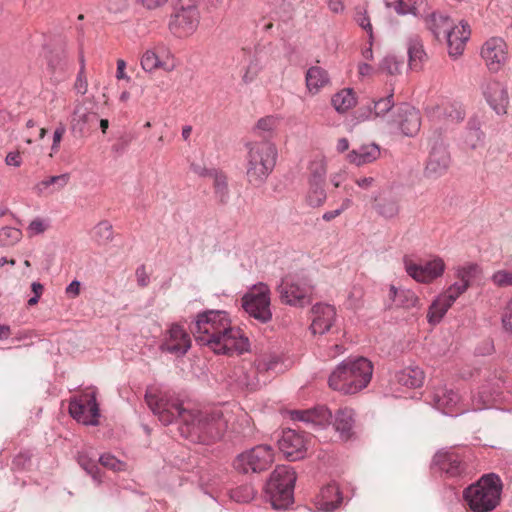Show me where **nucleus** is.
Wrapping results in <instances>:
<instances>
[{"mask_svg": "<svg viewBox=\"0 0 512 512\" xmlns=\"http://www.w3.org/2000/svg\"><path fill=\"white\" fill-rule=\"evenodd\" d=\"M480 56L492 73L501 71L509 60L507 43L501 37H491L481 46Z\"/></svg>", "mask_w": 512, "mask_h": 512, "instance_id": "4468645a", "label": "nucleus"}, {"mask_svg": "<svg viewBox=\"0 0 512 512\" xmlns=\"http://www.w3.org/2000/svg\"><path fill=\"white\" fill-rule=\"evenodd\" d=\"M32 454L29 451L19 452L13 459L12 465L14 469L25 470L31 466Z\"/></svg>", "mask_w": 512, "mask_h": 512, "instance_id": "3c124183", "label": "nucleus"}, {"mask_svg": "<svg viewBox=\"0 0 512 512\" xmlns=\"http://www.w3.org/2000/svg\"><path fill=\"white\" fill-rule=\"evenodd\" d=\"M277 160V149L269 141L253 142L248 145L246 176L248 182L260 186L273 171Z\"/></svg>", "mask_w": 512, "mask_h": 512, "instance_id": "39448f33", "label": "nucleus"}, {"mask_svg": "<svg viewBox=\"0 0 512 512\" xmlns=\"http://www.w3.org/2000/svg\"><path fill=\"white\" fill-rule=\"evenodd\" d=\"M199 332L197 340L209 346L215 353L228 356L241 355L250 350V342L239 328H224L209 331L207 325L212 322H195Z\"/></svg>", "mask_w": 512, "mask_h": 512, "instance_id": "7ed1b4c3", "label": "nucleus"}, {"mask_svg": "<svg viewBox=\"0 0 512 512\" xmlns=\"http://www.w3.org/2000/svg\"><path fill=\"white\" fill-rule=\"evenodd\" d=\"M241 306L250 317L256 320H270L272 312L269 286L260 282L250 287L242 296Z\"/></svg>", "mask_w": 512, "mask_h": 512, "instance_id": "6e6552de", "label": "nucleus"}, {"mask_svg": "<svg viewBox=\"0 0 512 512\" xmlns=\"http://www.w3.org/2000/svg\"><path fill=\"white\" fill-rule=\"evenodd\" d=\"M355 21L361 28H363L369 34V39L371 42L373 39V29L372 24L370 22V18L366 15V12L357 11L355 15Z\"/></svg>", "mask_w": 512, "mask_h": 512, "instance_id": "5fc2aeb1", "label": "nucleus"}, {"mask_svg": "<svg viewBox=\"0 0 512 512\" xmlns=\"http://www.w3.org/2000/svg\"><path fill=\"white\" fill-rule=\"evenodd\" d=\"M293 419L317 426L326 427L332 423V412L326 406H318L311 410L294 411Z\"/></svg>", "mask_w": 512, "mask_h": 512, "instance_id": "cd10ccee", "label": "nucleus"}, {"mask_svg": "<svg viewBox=\"0 0 512 512\" xmlns=\"http://www.w3.org/2000/svg\"><path fill=\"white\" fill-rule=\"evenodd\" d=\"M74 87L77 90V92L82 95L86 94L88 90V82L85 74V65L83 57H81V68L78 72Z\"/></svg>", "mask_w": 512, "mask_h": 512, "instance_id": "603ef678", "label": "nucleus"}, {"mask_svg": "<svg viewBox=\"0 0 512 512\" xmlns=\"http://www.w3.org/2000/svg\"><path fill=\"white\" fill-rule=\"evenodd\" d=\"M145 401L163 425L179 423L180 434L191 441L209 444L219 440L228 427V420L221 410H190L166 393L147 391Z\"/></svg>", "mask_w": 512, "mask_h": 512, "instance_id": "f257e3e1", "label": "nucleus"}, {"mask_svg": "<svg viewBox=\"0 0 512 512\" xmlns=\"http://www.w3.org/2000/svg\"><path fill=\"white\" fill-rule=\"evenodd\" d=\"M332 323L331 322H311L309 326V330L311 334H324L325 332H328L331 329Z\"/></svg>", "mask_w": 512, "mask_h": 512, "instance_id": "052dcab7", "label": "nucleus"}, {"mask_svg": "<svg viewBox=\"0 0 512 512\" xmlns=\"http://www.w3.org/2000/svg\"><path fill=\"white\" fill-rule=\"evenodd\" d=\"M191 346V339L185 329L178 323H173L161 345L163 351L183 356Z\"/></svg>", "mask_w": 512, "mask_h": 512, "instance_id": "aec40b11", "label": "nucleus"}, {"mask_svg": "<svg viewBox=\"0 0 512 512\" xmlns=\"http://www.w3.org/2000/svg\"><path fill=\"white\" fill-rule=\"evenodd\" d=\"M141 67L146 72H154L161 69L165 72H172L178 66L177 59L169 48L158 45L147 49L141 57Z\"/></svg>", "mask_w": 512, "mask_h": 512, "instance_id": "2eb2a0df", "label": "nucleus"}, {"mask_svg": "<svg viewBox=\"0 0 512 512\" xmlns=\"http://www.w3.org/2000/svg\"><path fill=\"white\" fill-rule=\"evenodd\" d=\"M401 63L396 60L394 56H385L380 63V70L390 75H395L400 72Z\"/></svg>", "mask_w": 512, "mask_h": 512, "instance_id": "8fccbe9b", "label": "nucleus"}, {"mask_svg": "<svg viewBox=\"0 0 512 512\" xmlns=\"http://www.w3.org/2000/svg\"><path fill=\"white\" fill-rule=\"evenodd\" d=\"M502 488V481L497 474H485L464 489L463 498L473 512H490L499 505Z\"/></svg>", "mask_w": 512, "mask_h": 512, "instance_id": "20e7f679", "label": "nucleus"}, {"mask_svg": "<svg viewBox=\"0 0 512 512\" xmlns=\"http://www.w3.org/2000/svg\"><path fill=\"white\" fill-rule=\"evenodd\" d=\"M333 107L340 113H345L356 105V96L352 89H343L332 97Z\"/></svg>", "mask_w": 512, "mask_h": 512, "instance_id": "f704fd0d", "label": "nucleus"}, {"mask_svg": "<svg viewBox=\"0 0 512 512\" xmlns=\"http://www.w3.org/2000/svg\"><path fill=\"white\" fill-rule=\"evenodd\" d=\"M66 132V128L63 124H60L56 127L54 133H53V143L51 146L52 152L56 153L59 150L60 142Z\"/></svg>", "mask_w": 512, "mask_h": 512, "instance_id": "bf43d9fd", "label": "nucleus"}, {"mask_svg": "<svg viewBox=\"0 0 512 512\" xmlns=\"http://www.w3.org/2000/svg\"><path fill=\"white\" fill-rule=\"evenodd\" d=\"M78 464L89 474L92 479L100 484L102 482V476L100 473V468L98 467V464L88 457L84 453H79L77 457Z\"/></svg>", "mask_w": 512, "mask_h": 512, "instance_id": "58836bf2", "label": "nucleus"}, {"mask_svg": "<svg viewBox=\"0 0 512 512\" xmlns=\"http://www.w3.org/2000/svg\"><path fill=\"white\" fill-rule=\"evenodd\" d=\"M255 491L250 485L237 487L232 491L231 497L237 502H248L254 498Z\"/></svg>", "mask_w": 512, "mask_h": 512, "instance_id": "de8ad7c7", "label": "nucleus"}, {"mask_svg": "<svg viewBox=\"0 0 512 512\" xmlns=\"http://www.w3.org/2000/svg\"><path fill=\"white\" fill-rule=\"evenodd\" d=\"M491 280L497 287L512 286V265L507 269H501L496 271Z\"/></svg>", "mask_w": 512, "mask_h": 512, "instance_id": "a18cd8bd", "label": "nucleus"}, {"mask_svg": "<svg viewBox=\"0 0 512 512\" xmlns=\"http://www.w3.org/2000/svg\"><path fill=\"white\" fill-rule=\"evenodd\" d=\"M380 148L376 144H365L347 154V160L356 166L376 161L380 157Z\"/></svg>", "mask_w": 512, "mask_h": 512, "instance_id": "7c9ffc66", "label": "nucleus"}, {"mask_svg": "<svg viewBox=\"0 0 512 512\" xmlns=\"http://www.w3.org/2000/svg\"><path fill=\"white\" fill-rule=\"evenodd\" d=\"M305 84L308 94L315 96L331 85V79L326 69L314 65L309 67L305 73Z\"/></svg>", "mask_w": 512, "mask_h": 512, "instance_id": "393cba45", "label": "nucleus"}, {"mask_svg": "<svg viewBox=\"0 0 512 512\" xmlns=\"http://www.w3.org/2000/svg\"><path fill=\"white\" fill-rule=\"evenodd\" d=\"M326 200V192L323 182H310L306 201L311 207H319Z\"/></svg>", "mask_w": 512, "mask_h": 512, "instance_id": "4c0bfd02", "label": "nucleus"}, {"mask_svg": "<svg viewBox=\"0 0 512 512\" xmlns=\"http://www.w3.org/2000/svg\"><path fill=\"white\" fill-rule=\"evenodd\" d=\"M393 96L389 95L388 97L379 99L374 103V112L376 116L384 115L393 107Z\"/></svg>", "mask_w": 512, "mask_h": 512, "instance_id": "864d4df0", "label": "nucleus"}, {"mask_svg": "<svg viewBox=\"0 0 512 512\" xmlns=\"http://www.w3.org/2000/svg\"><path fill=\"white\" fill-rule=\"evenodd\" d=\"M281 358L277 355H271L268 358H262L255 362L258 372L279 371L278 366Z\"/></svg>", "mask_w": 512, "mask_h": 512, "instance_id": "c03bdc74", "label": "nucleus"}, {"mask_svg": "<svg viewBox=\"0 0 512 512\" xmlns=\"http://www.w3.org/2000/svg\"><path fill=\"white\" fill-rule=\"evenodd\" d=\"M373 364L365 357L348 358L339 363L328 378L334 391L349 395L366 388L371 381Z\"/></svg>", "mask_w": 512, "mask_h": 512, "instance_id": "f03ea898", "label": "nucleus"}, {"mask_svg": "<svg viewBox=\"0 0 512 512\" xmlns=\"http://www.w3.org/2000/svg\"><path fill=\"white\" fill-rule=\"evenodd\" d=\"M313 320H332L336 316V309L327 303H317L311 309Z\"/></svg>", "mask_w": 512, "mask_h": 512, "instance_id": "a19ab883", "label": "nucleus"}, {"mask_svg": "<svg viewBox=\"0 0 512 512\" xmlns=\"http://www.w3.org/2000/svg\"><path fill=\"white\" fill-rule=\"evenodd\" d=\"M364 296V289L361 286H353L349 292L348 300L351 307H357Z\"/></svg>", "mask_w": 512, "mask_h": 512, "instance_id": "4d7b16f0", "label": "nucleus"}, {"mask_svg": "<svg viewBox=\"0 0 512 512\" xmlns=\"http://www.w3.org/2000/svg\"><path fill=\"white\" fill-rule=\"evenodd\" d=\"M456 281L448 288L450 292L457 294L459 297L464 294L471 285V281L476 278L481 269L475 263H466L454 268Z\"/></svg>", "mask_w": 512, "mask_h": 512, "instance_id": "412c9836", "label": "nucleus"}, {"mask_svg": "<svg viewBox=\"0 0 512 512\" xmlns=\"http://www.w3.org/2000/svg\"><path fill=\"white\" fill-rule=\"evenodd\" d=\"M453 21L446 14L441 12H432L425 17L426 28L433 34L437 40H442L449 31Z\"/></svg>", "mask_w": 512, "mask_h": 512, "instance_id": "2f4dec72", "label": "nucleus"}, {"mask_svg": "<svg viewBox=\"0 0 512 512\" xmlns=\"http://www.w3.org/2000/svg\"><path fill=\"white\" fill-rule=\"evenodd\" d=\"M310 182H325L327 164L323 156H316L308 166Z\"/></svg>", "mask_w": 512, "mask_h": 512, "instance_id": "e433bc0d", "label": "nucleus"}, {"mask_svg": "<svg viewBox=\"0 0 512 512\" xmlns=\"http://www.w3.org/2000/svg\"><path fill=\"white\" fill-rule=\"evenodd\" d=\"M460 402L459 394L446 385H439L432 392L433 406L446 415H458L464 409L458 408Z\"/></svg>", "mask_w": 512, "mask_h": 512, "instance_id": "6ab92c4d", "label": "nucleus"}, {"mask_svg": "<svg viewBox=\"0 0 512 512\" xmlns=\"http://www.w3.org/2000/svg\"><path fill=\"white\" fill-rule=\"evenodd\" d=\"M395 380L401 386L416 389L423 385L425 372L419 366L410 365L397 371L395 373Z\"/></svg>", "mask_w": 512, "mask_h": 512, "instance_id": "c85d7f7f", "label": "nucleus"}, {"mask_svg": "<svg viewBox=\"0 0 512 512\" xmlns=\"http://www.w3.org/2000/svg\"><path fill=\"white\" fill-rule=\"evenodd\" d=\"M31 291L34 295L28 300L29 306H33L38 303L40 297L44 292V286L39 282H33L31 284Z\"/></svg>", "mask_w": 512, "mask_h": 512, "instance_id": "680f3d73", "label": "nucleus"}, {"mask_svg": "<svg viewBox=\"0 0 512 512\" xmlns=\"http://www.w3.org/2000/svg\"><path fill=\"white\" fill-rule=\"evenodd\" d=\"M470 36L471 28L467 21L461 20L457 25L453 23L443 38L446 40L449 56L455 59L460 57Z\"/></svg>", "mask_w": 512, "mask_h": 512, "instance_id": "f3484780", "label": "nucleus"}, {"mask_svg": "<svg viewBox=\"0 0 512 512\" xmlns=\"http://www.w3.org/2000/svg\"><path fill=\"white\" fill-rule=\"evenodd\" d=\"M400 294V289H397L394 285H390L388 288V292L386 295V300L389 302L387 305L389 308L392 306H397L398 296Z\"/></svg>", "mask_w": 512, "mask_h": 512, "instance_id": "0e129e2a", "label": "nucleus"}, {"mask_svg": "<svg viewBox=\"0 0 512 512\" xmlns=\"http://www.w3.org/2000/svg\"><path fill=\"white\" fill-rule=\"evenodd\" d=\"M181 7L174 14L170 21V30L177 37L184 38L192 35L199 25V11L197 8V0L185 5L184 0H180Z\"/></svg>", "mask_w": 512, "mask_h": 512, "instance_id": "ddd939ff", "label": "nucleus"}, {"mask_svg": "<svg viewBox=\"0 0 512 512\" xmlns=\"http://www.w3.org/2000/svg\"><path fill=\"white\" fill-rule=\"evenodd\" d=\"M376 210L385 218H394L400 210L399 202L395 198H383L377 203Z\"/></svg>", "mask_w": 512, "mask_h": 512, "instance_id": "ea45409f", "label": "nucleus"}, {"mask_svg": "<svg viewBox=\"0 0 512 512\" xmlns=\"http://www.w3.org/2000/svg\"><path fill=\"white\" fill-rule=\"evenodd\" d=\"M500 393V381H495L491 386L484 384L480 387L477 397L473 396L475 410H482L492 405L495 397Z\"/></svg>", "mask_w": 512, "mask_h": 512, "instance_id": "473e14b6", "label": "nucleus"}, {"mask_svg": "<svg viewBox=\"0 0 512 512\" xmlns=\"http://www.w3.org/2000/svg\"><path fill=\"white\" fill-rule=\"evenodd\" d=\"M214 189L221 202H225L228 197L227 178L223 174H216L214 178Z\"/></svg>", "mask_w": 512, "mask_h": 512, "instance_id": "09e8293b", "label": "nucleus"}, {"mask_svg": "<svg viewBox=\"0 0 512 512\" xmlns=\"http://www.w3.org/2000/svg\"><path fill=\"white\" fill-rule=\"evenodd\" d=\"M259 70L260 69H259L258 65L254 62H251L247 66L246 71L242 76L243 82L246 84L253 82L256 79V77L258 76Z\"/></svg>", "mask_w": 512, "mask_h": 512, "instance_id": "13d9d810", "label": "nucleus"}, {"mask_svg": "<svg viewBox=\"0 0 512 512\" xmlns=\"http://www.w3.org/2000/svg\"><path fill=\"white\" fill-rule=\"evenodd\" d=\"M470 453L441 449L433 456V466L446 478L464 479L473 474Z\"/></svg>", "mask_w": 512, "mask_h": 512, "instance_id": "0eeeda50", "label": "nucleus"}, {"mask_svg": "<svg viewBox=\"0 0 512 512\" xmlns=\"http://www.w3.org/2000/svg\"><path fill=\"white\" fill-rule=\"evenodd\" d=\"M225 311H222V310H208V311H205L201 314L198 315V319L197 320H211L210 318L213 316V317H218L219 320H224L225 318Z\"/></svg>", "mask_w": 512, "mask_h": 512, "instance_id": "338daca9", "label": "nucleus"}, {"mask_svg": "<svg viewBox=\"0 0 512 512\" xmlns=\"http://www.w3.org/2000/svg\"><path fill=\"white\" fill-rule=\"evenodd\" d=\"M342 494L336 483L324 486L316 500V506L320 511L332 512L342 503Z\"/></svg>", "mask_w": 512, "mask_h": 512, "instance_id": "a878e982", "label": "nucleus"}, {"mask_svg": "<svg viewBox=\"0 0 512 512\" xmlns=\"http://www.w3.org/2000/svg\"><path fill=\"white\" fill-rule=\"evenodd\" d=\"M406 273L418 283L431 284L442 277L446 264L439 256H434L427 261L416 263L411 259L404 260Z\"/></svg>", "mask_w": 512, "mask_h": 512, "instance_id": "9d476101", "label": "nucleus"}, {"mask_svg": "<svg viewBox=\"0 0 512 512\" xmlns=\"http://www.w3.org/2000/svg\"><path fill=\"white\" fill-rule=\"evenodd\" d=\"M279 450L289 461H297L304 458L306 453V440L296 430L283 431L278 441Z\"/></svg>", "mask_w": 512, "mask_h": 512, "instance_id": "a211bd4d", "label": "nucleus"}, {"mask_svg": "<svg viewBox=\"0 0 512 512\" xmlns=\"http://www.w3.org/2000/svg\"><path fill=\"white\" fill-rule=\"evenodd\" d=\"M274 462L273 449L269 445H257L239 454L234 462V468L241 473H260L267 470Z\"/></svg>", "mask_w": 512, "mask_h": 512, "instance_id": "1a4fd4ad", "label": "nucleus"}, {"mask_svg": "<svg viewBox=\"0 0 512 512\" xmlns=\"http://www.w3.org/2000/svg\"><path fill=\"white\" fill-rule=\"evenodd\" d=\"M394 9L399 14H407V13H416V8L414 5L407 4L403 0H398L394 4Z\"/></svg>", "mask_w": 512, "mask_h": 512, "instance_id": "e2e57ef3", "label": "nucleus"}, {"mask_svg": "<svg viewBox=\"0 0 512 512\" xmlns=\"http://www.w3.org/2000/svg\"><path fill=\"white\" fill-rule=\"evenodd\" d=\"M483 94L489 105L497 114L506 113L508 105V94L505 87L498 81H488L483 90Z\"/></svg>", "mask_w": 512, "mask_h": 512, "instance_id": "5701e85b", "label": "nucleus"}, {"mask_svg": "<svg viewBox=\"0 0 512 512\" xmlns=\"http://www.w3.org/2000/svg\"><path fill=\"white\" fill-rule=\"evenodd\" d=\"M355 424V412L348 407L339 408L333 420V426L342 440L347 441L353 435V428Z\"/></svg>", "mask_w": 512, "mask_h": 512, "instance_id": "bb28decb", "label": "nucleus"}, {"mask_svg": "<svg viewBox=\"0 0 512 512\" xmlns=\"http://www.w3.org/2000/svg\"><path fill=\"white\" fill-rule=\"evenodd\" d=\"M96 233L106 239H110L112 235V226L108 222H101L96 228Z\"/></svg>", "mask_w": 512, "mask_h": 512, "instance_id": "774afa93", "label": "nucleus"}, {"mask_svg": "<svg viewBox=\"0 0 512 512\" xmlns=\"http://www.w3.org/2000/svg\"><path fill=\"white\" fill-rule=\"evenodd\" d=\"M408 54L409 66L414 70L421 69L423 63L427 60V54L424 50L423 44L417 39L410 41Z\"/></svg>", "mask_w": 512, "mask_h": 512, "instance_id": "c9c22d12", "label": "nucleus"}, {"mask_svg": "<svg viewBox=\"0 0 512 512\" xmlns=\"http://www.w3.org/2000/svg\"><path fill=\"white\" fill-rule=\"evenodd\" d=\"M21 231L12 227H4L0 230V242L3 245H14L21 239Z\"/></svg>", "mask_w": 512, "mask_h": 512, "instance_id": "49530a36", "label": "nucleus"}, {"mask_svg": "<svg viewBox=\"0 0 512 512\" xmlns=\"http://www.w3.org/2000/svg\"><path fill=\"white\" fill-rule=\"evenodd\" d=\"M392 123L403 135L413 137L421 127L420 112L410 105H401L394 112Z\"/></svg>", "mask_w": 512, "mask_h": 512, "instance_id": "dca6fc26", "label": "nucleus"}, {"mask_svg": "<svg viewBox=\"0 0 512 512\" xmlns=\"http://www.w3.org/2000/svg\"><path fill=\"white\" fill-rule=\"evenodd\" d=\"M277 119L272 116L261 118L257 122V129L264 132H272L277 126Z\"/></svg>", "mask_w": 512, "mask_h": 512, "instance_id": "6e6d98bb", "label": "nucleus"}, {"mask_svg": "<svg viewBox=\"0 0 512 512\" xmlns=\"http://www.w3.org/2000/svg\"><path fill=\"white\" fill-rule=\"evenodd\" d=\"M450 165V155L443 146L433 147L425 168V174L430 178H438L444 175Z\"/></svg>", "mask_w": 512, "mask_h": 512, "instance_id": "4be33fe9", "label": "nucleus"}, {"mask_svg": "<svg viewBox=\"0 0 512 512\" xmlns=\"http://www.w3.org/2000/svg\"><path fill=\"white\" fill-rule=\"evenodd\" d=\"M98 121V114L93 111L91 103L83 102L78 104L74 111L72 119V126L77 129L81 134L87 133L94 129Z\"/></svg>", "mask_w": 512, "mask_h": 512, "instance_id": "b1692460", "label": "nucleus"}, {"mask_svg": "<svg viewBox=\"0 0 512 512\" xmlns=\"http://www.w3.org/2000/svg\"><path fill=\"white\" fill-rule=\"evenodd\" d=\"M69 413L73 419L84 425L96 426L99 423L100 410L96 393H84L69 402Z\"/></svg>", "mask_w": 512, "mask_h": 512, "instance_id": "9b49d317", "label": "nucleus"}, {"mask_svg": "<svg viewBox=\"0 0 512 512\" xmlns=\"http://www.w3.org/2000/svg\"><path fill=\"white\" fill-rule=\"evenodd\" d=\"M458 298L459 296L450 292L449 288L444 290L433 300L429 306L427 314L428 320H437L443 318L446 312Z\"/></svg>", "mask_w": 512, "mask_h": 512, "instance_id": "c756f323", "label": "nucleus"}, {"mask_svg": "<svg viewBox=\"0 0 512 512\" xmlns=\"http://www.w3.org/2000/svg\"><path fill=\"white\" fill-rule=\"evenodd\" d=\"M69 180L70 175L68 173L51 176L39 182L34 187V190L39 195L52 194L56 191L62 190L68 184Z\"/></svg>", "mask_w": 512, "mask_h": 512, "instance_id": "72a5a7b5", "label": "nucleus"}, {"mask_svg": "<svg viewBox=\"0 0 512 512\" xmlns=\"http://www.w3.org/2000/svg\"><path fill=\"white\" fill-rule=\"evenodd\" d=\"M81 291V283L78 280L72 281L65 289L68 298H76Z\"/></svg>", "mask_w": 512, "mask_h": 512, "instance_id": "69168bd1", "label": "nucleus"}, {"mask_svg": "<svg viewBox=\"0 0 512 512\" xmlns=\"http://www.w3.org/2000/svg\"><path fill=\"white\" fill-rule=\"evenodd\" d=\"M419 302V298L413 291L409 289H400L396 307L410 309L417 307Z\"/></svg>", "mask_w": 512, "mask_h": 512, "instance_id": "79ce46f5", "label": "nucleus"}, {"mask_svg": "<svg viewBox=\"0 0 512 512\" xmlns=\"http://www.w3.org/2000/svg\"><path fill=\"white\" fill-rule=\"evenodd\" d=\"M296 479V473L290 466H276L265 486V493L274 509H287L293 504Z\"/></svg>", "mask_w": 512, "mask_h": 512, "instance_id": "423d86ee", "label": "nucleus"}, {"mask_svg": "<svg viewBox=\"0 0 512 512\" xmlns=\"http://www.w3.org/2000/svg\"><path fill=\"white\" fill-rule=\"evenodd\" d=\"M99 463L114 472L123 471L126 468V463L117 459L110 453H104L99 457Z\"/></svg>", "mask_w": 512, "mask_h": 512, "instance_id": "37998d69", "label": "nucleus"}, {"mask_svg": "<svg viewBox=\"0 0 512 512\" xmlns=\"http://www.w3.org/2000/svg\"><path fill=\"white\" fill-rule=\"evenodd\" d=\"M283 303L303 307L311 301L313 286L305 279L286 278L278 288Z\"/></svg>", "mask_w": 512, "mask_h": 512, "instance_id": "f8f14e48", "label": "nucleus"}]
</instances>
